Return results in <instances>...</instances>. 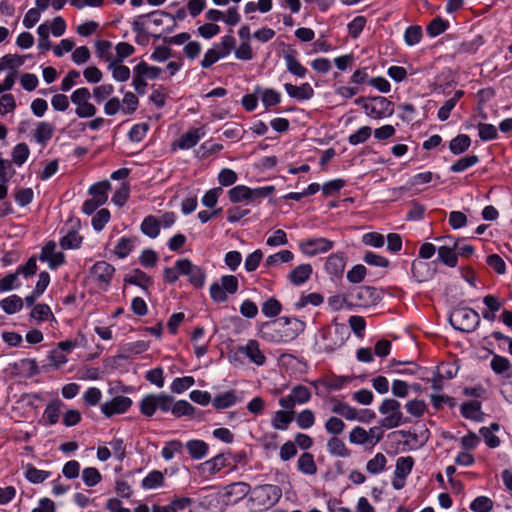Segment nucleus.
<instances>
[{"instance_id": "4468645a", "label": "nucleus", "mask_w": 512, "mask_h": 512, "mask_svg": "<svg viewBox=\"0 0 512 512\" xmlns=\"http://www.w3.org/2000/svg\"><path fill=\"white\" fill-rule=\"evenodd\" d=\"M10 366L13 375L19 379H29L40 372L36 360L31 358L20 359Z\"/></svg>"}, {"instance_id": "7c9ffc66", "label": "nucleus", "mask_w": 512, "mask_h": 512, "mask_svg": "<svg viewBox=\"0 0 512 512\" xmlns=\"http://www.w3.org/2000/svg\"><path fill=\"white\" fill-rule=\"evenodd\" d=\"M110 186L111 185H110L109 181H107V180L93 184L89 188V194L92 196L91 199L98 202V204H100V205L105 204L108 199L107 192H108Z\"/></svg>"}, {"instance_id": "69168bd1", "label": "nucleus", "mask_w": 512, "mask_h": 512, "mask_svg": "<svg viewBox=\"0 0 512 512\" xmlns=\"http://www.w3.org/2000/svg\"><path fill=\"white\" fill-rule=\"evenodd\" d=\"M248 190L246 185H237L228 191L229 200L232 203L248 202Z\"/></svg>"}, {"instance_id": "423d86ee", "label": "nucleus", "mask_w": 512, "mask_h": 512, "mask_svg": "<svg viewBox=\"0 0 512 512\" xmlns=\"http://www.w3.org/2000/svg\"><path fill=\"white\" fill-rule=\"evenodd\" d=\"M364 112L373 119L387 118L394 113V104L383 96L369 97L364 105Z\"/></svg>"}, {"instance_id": "b1692460", "label": "nucleus", "mask_w": 512, "mask_h": 512, "mask_svg": "<svg viewBox=\"0 0 512 512\" xmlns=\"http://www.w3.org/2000/svg\"><path fill=\"white\" fill-rule=\"evenodd\" d=\"M312 271L310 264H300L288 274V279L292 284L300 286L311 277Z\"/></svg>"}, {"instance_id": "0e129e2a", "label": "nucleus", "mask_w": 512, "mask_h": 512, "mask_svg": "<svg viewBox=\"0 0 512 512\" xmlns=\"http://www.w3.org/2000/svg\"><path fill=\"white\" fill-rule=\"evenodd\" d=\"M135 53V47L128 42H119L115 46V62H123L126 58Z\"/></svg>"}, {"instance_id": "cd10ccee", "label": "nucleus", "mask_w": 512, "mask_h": 512, "mask_svg": "<svg viewBox=\"0 0 512 512\" xmlns=\"http://www.w3.org/2000/svg\"><path fill=\"white\" fill-rule=\"evenodd\" d=\"M96 56L107 63V66L114 62L113 44L108 40H98L95 42Z\"/></svg>"}, {"instance_id": "c756f323", "label": "nucleus", "mask_w": 512, "mask_h": 512, "mask_svg": "<svg viewBox=\"0 0 512 512\" xmlns=\"http://www.w3.org/2000/svg\"><path fill=\"white\" fill-rule=\"evenodd\" d=\"M294 254L290 250H281L277 253L269 255L264 262V266L267 268L279 267L283 263L292 262Z\"/></svg>"}, {"instance_id": "2eb2a0df", "label": "nucleus", "mask_w": 512, "mask_h": 512, "mask_svg": "<svg viewBox=\"0 0 512 512\" xmlns=\"http://www.w3.org/2000/svg\"><path fill=\"white\" fill-rule=\"evenodd\" d=\"M238 352L257 366H263L266 363L267 358L264 352L260 349V344L257 340H248L245 345L238 347Z\"/></svg>"}, {"instance_id": "13d9d810", "label": "nucleus", "mask_w": 512, "mask_h": 512, "mask_svg": "<svg viewBox=\"0 0 512 512\" xmlns=\"http://www.w3.org/2000/svg\"><path fill=\"white\" fill-rule=\"evenodd\" d=\"M479 162V158L476 155H469L458 159L454 164L451 165L450 170L454 173H461L465 170L473 167Z\"/></svg>"}, {"instance_id": "3c124183", "label": "nucleus", "mask_w": 512, "mask_h": 512, "mask_svg": "<svg viewBox=\"0 0 512 512\" xmlns=\"http://www.w3.org/2000/svg\"><path fill=\"white\" fill-rule=\"evenodd\" d=\"M133 72L141 74L149 80H154L160 76L162 69L157 66L148 65L146 62H139L133 69Z\"/></svg>"}, {"instance_id": "f03ea898", "label": "nucleus", "mask_w": 512, "mask_h": 512, "mask_svg": "<svg viewBox=\"0 0 512 512\" xmlns=\"http://www.w3.org/2000/svg\"><path fill=\"white\" fill-rule=\"evenodd\" d=\"M91 91L87 87H79L70 95L75 106V115L80 119H90L97 114V107L91 101Z\"/></svg>"}, {"instance_id": "4d7b16f0", "label": "nucleus", "mask_w": 512, "mask_h": 512, "mask_svg": "<svg viewBox=\"0 0 512 512\" xmlns=\"http://www.w3.org/2000/svg\"><path fill=\"white\" fill-rule=\"evenodd\" d=\"M296 424L301 429H309L315 424V415L311 409H303L295 416Z\"/></svg>"}, {"instance_id": "9d476101", "label": "nucleus", "mask_w": 512, "mask_h": 512, "mask_svg": "<svg viewBox=\"0 0 512 512\" xmlns=\"http://www.w3.org/2000/svg\"><path fill=\"white\" fill-rule=\"evenodd\" d=\"M436 240L447 242L444 245L438 247V260L448 267H456L458 264V254L456 253L458 240H455L450 236L438 237Z\"/></svg>"}, {"instance_id": "8fccbe9b", "label": "nucleus", "mask_w": 512, "mask_h": 512, "mask_svg": "<svg viewBox=\"0 0 512 512\" xmlns=\"http://www.w3.org/2000/svg\"><path fill=\"white\" fill-rule=\"evenodd\" d=\"M30 317L38 322L48 321L50 319L55 320L49 305L43 303L33 306Z\"/></svg>"}, {"instance_id": "774afa93", "label": "nucleus", "mask_w": 512, "mask_h": 512, "mask_svg": "<svg viewBox=\"0 0 512 512\" xmlns=\"http://www.w3.org/2000/svg\"><path fill=\"white\" fill-rule=\"evenodd\" d=\"M469 508L473 512H490L493 509V501L489 497L478 496L471 502Z\"/></svg>"}, {"instance_id": "f3484780", "label": "nucleus", "mask_w": 512, "mask_h": 512, "mask_svg": "<svg viewBox=\"0 0 512 512\" xmlns=\"http://www.w3.org/2000/svg\"><path fill=\"white\" fill-rule=\"evenodd\" d=\"M205 135L206 131L204 126L191 128L182 134L174 145L181 150H187L196 146Z\"/></svg>"}, {"instance_id": "412c9836", "label": "nucleus", "mask_w": 512, "mask_h": 512, "mask_svg": "<svg viewBox=\"0 0 512 512\" xmlns=\"http://www.w3.org/2000/svg\"><path fill=\"white\" fill-rule=\"evenodd\" d=\"M255 93L258 94L263 106L266 109L278 105L282 99L281 93L273 88H261L256 86Z\"/></svg>"}, {"instance_id": "e2e57ef3", "label": "nucleus", "mask_w": 512, "mask_h": 512, "mask_svg": "<svg viewBox=\"0 0 512 512\" xmlns=\"http://www.w3.org/2000/svg\"><path fill=\"white\" fill-rule=\"evenodd\" d=\"M183 444L179 440H171L165 443L161 450V455L164 460L169 461L175 457L176 454L182 451Z\"/></svg>"}, {"instance_id": "7ed1b4c3", "label": "nucleus", "mask_w": 512, "mask_h": 512, "mask_svg": "<svg viewBox=\"0 0 512 512\" xmlns=\"http://www.w3.org/2000/svg\"><path fill=\"white\" fill-rule=\"evenodd\" d=\"M350 337V332L345 324L334 322L331 328L321 331V339L325 341L322 349L325 352H333L340 348Z\"/></svg>"}, {"instance_id": "aec40b11", "label": "nucleus", "mask_w": 512, "mask_h": 512, "mask_svg": "<svg viewBox=\"0 0 512 512\" xmlns=\"http://www.w3.org/2000/svg\"><path fill=\"white\" fill-rule=\"evenodd\" d=\"M346 266V260L342 253H333L329 255L325 262V271L335 278H339L343 275Z\"/></svg>"}, {"instance_id": "473e14b6", "label": "nucleus", "mask_w": 512, "mask_h": 512, "mask_svg": "<svg viewBox=\"0 0 512 512\" xmlns=\"http://www.w3.org/2000/svg\"><path fill=\"white\" fill-rule=\"evenodd\" d=\"M141 232L149 238H156L160 233V222L153 215L146 216L140 225Z\"/></svg>"}, {"instance_id": "5fc2aeb1", "label": "nucleus", "mask_w": 512, "mask_h": 512, "mask_svg": "<svg viewBox=\"0 0 512 512\" xmlns=\"http://www.w3.org/2000/svg\"><path fill=\"white\" fill-rule=\"evenodd\" d=\"M114 91L115 88L112 84H101L93 88L91 92V97L93 96L96 103H101L111 98Z\"/></svg>"}, {"instance_id": "9b49d317", "label": "nucleus", "mask_w": 512, "mask_h": 512, "mask_svg": "<svg viewBox=\"0 0 512 512\" xmlns=\"http://www.w3.org/2000/svg\"><path fill=\"white\" fill-rule=\"evenodd\" d=\"M300 251L309 257L326 253L333 247V242L326 238H309L298 243Z\"/></svg>"}, {"instance_id": "e433bc0d", "label": "nucleus", "mask_w": 512, "mask_h": 512, "mask_svg": "<svg viewBox=\"0 0 512 512\" xmlns=\"http://www.w3.org/2000/svg\"><path fill=\"white\" fill-rule=\"evenodd\" d=\"M1 309L9 315L15 314L23 308V300L20 296L13 294L0 301Z\"/></svg>"}, {"instance_id": "f704fd0d", "label": "nucleus", "mask_w": 512, "mask_h": 512, "mask_svg": "<svg viewBox=\"0 0 512 512\" xmlns=\"http://www.w3.org/2000/svg\"><path fill=\"white\" fill-rule=\"evenodd\" d=\"M228 458L219 454L201 464L204 472L213 475L221 471L227 465Z\"/></svg>"}, {"instance_id": "864d4df0", "label": "nucleus", "mask_w": 512, "mask_h": 512, "mask_svg": "<svg viewBox=\"0 0 512 512\" xmlns=\"http://www.w3.org/2000/svg\"><path fill=\"white\" fill-rule=\"evenodd\" d=\"M460 411L464 418L478 420L481 414V403L479 401L464 402Z\"/></svg>"}, {"instance_id": "79ce46f5", "label": "nucleus", "mask_w": 512, "mask_h": 512, "mask_svg": "<svg viewBox=\"0 0 512 512\" xmlns=\"http://www.w3.org/2000/svg\"><path fill=\"white\" fill-rule=\"evenodd\" d=\"M298 470L306 475H314L317 472V466L314 461V456L311 453L305 452L300 455L297 462Z\"/></svg>"}, {"instance_id": "f8f14e48", "label": "nucleus", "mask_w": 512, "mask_h": 512, "mask_svg": "<svg viewBox=\"0 0 512 512\" xmlns=\"http://www.w3.org/2000/svg\"><path fill=\"white\" fill-rule=\"evenodd\" d=\"M39 260L46 262L51 270H55L65 263V255L62 251L57 249L54 241H49L41 249Z\"/></svg>"}, {"instance_id": "6ab92c4d", "label": "nucleus", "mask_w": 512, "mask_h": 512, "mask_svg": "<svg viewBox=\"0 0 512 512\" xmlns=\"http://www.w3.org/2000/svg\"><path fill=\"white\" fill-rule=\"evenodd\" d=\"M284 89L289 97L297 101L310 100L314 96V89L308 82L302 83L299 86L285 83Z\"/></svg>"}, {"instance_id": "bb28decb", "label": "nucleus", "mask_w": 512, "mask_h": 512, "mask_svg": "<svg viewBox=\"0 0 512 512\" xmlns=\"http://www.w3.org/2000/svg\"><path fill=\"white\" fill-rule=\"evenodd\" d=\"M136 242V237L123 236L118 240L113 252L117 258L124 259L135 249Z\"/></svg>"}, {"instance_id": "1a4fd4ad", "label": "nucleus", "mask_w": 512, "mask_h": 512, "mask_svg": "<svg viewBox=\"0 0 512 512\" xmlns=\"http://www.w3.org/2000/svg\"><path fill=\"white\" fill-rule=\"evenodd\" d=\"M350 297L359 307H371L379 303L381 297L378 290L371 286H358L350 292Z\"/></svg>"}, {"instance_id": "de8ad7c7", "label": "nucleus", "mask_w": 512, "mask_h": 512, "mask_svg": "<svg viewBox=\"0 0 512 512\" xmlns=\"http://www.w3.org/2000/svg\"><path fill=\"white\" fill-rule=\"evenodd\" d=\"M164 475L161 471L153 470L142 479V487L146 490H153L162 487Z\"/></svg>"}, {"instance_id": "603ef678", "label": "nucleus", "mask_w": 512, "mask_h": 512, "mask_svg": "<svg viewBox=\"0 0 512 512\" xmlns=\"http://www.w3.org/2000/svg\"><path fill=\"white\" fill-rule=\"evenodd\" d=\"M422 37L423 32L421 26L419 25L408 26L404 31V42L409 47L420 43Z\"/></svg>"}, {"instance_id": "0eeeda50", "label": "nucleus", "mask_w": 512, "mask_h": 512, "mask_svg": "<svg viewBox=\"0 0 512 512\" xmlns=\"http://www.w3.org/2000/svg\"><path fill=\"white\" fill-rule=\"evenodd\" d=\"M177 268L182 276H186L188 282L195 288H202L205 285L206 273L204 269L192 263L187 258L177 260Z\"/></svg>"}, {"instance_id": "a878e982", "label": "nucleus", "mask_w": 512, "mask_h": 512, "mask_svg": "<svg viewBox=\"0 0 512 512\" xmlns=\"http://www.w3.org/2000/svg\"><path fill=\"white\" fill-rule=\"evenodd\" d=\"M186 448L189 456L194 460H201L208 454V444L199 439L189 440L186 443Z\"/></svg>"}, {"instance_id": "dca6fc26", "label": "nucleus", "mask_w": 512, "mask_h": 512, "mask_svg": "<svg viewBox=\"0 0 512 512\" xmlns=\"http://www.w3.org/2000/svg\"><path fill=\"white\" fill-rule=\"evenodd\" d=\"M281 323H285V321L275 320L270 323H266L262 330V338L275 343L288 342L289 338L294 334H282L283 331H281Z\"/></svg>"}, {"instance_id": "c85d7f7f", "label": "nucleus", "mask_w": 512, "mask_h": 512, "mask_svg": "<svg viewBox=\"0 0 512 512\" xmlns=\"http://www.w3.org/2000/svg\"><path fill=\"white\" fill-rule=\"evenodd\" d=\"M51 475H52V473L50 471L37 469L32 464H27L25 466V471H24L25 479L32 484L43 483L45 480L50 478Z\"/></svg>"}, {"instance_id": "f257e3e1", "label": "nucleus", "mask_w": 512, "mask_h": 512, "mask_svg": "<svg viewBox=\"0 0 512 512\" xmlns=\"http://www.w3.org/2000/svg\"><path fill=\"white\" fill-rule=\"evenodd\" d=\"M449 321L454 329L469 333L480 324V316L471 308L459 307L451 312Z\"/></svg>"}, {"instance_id": "052dcab7", "label": "nucleus", "mask_w": 512, "mask_h": 512, "mask_svg": "<svg viewBox=\"0 0 512 512\" xmlns=\"http://www.w3.org/2000/svg\"><path fill=\"white\" fill-rule=\"evenodd\" d=\"M194 383L195 380L192 376L177 377L172 381L170 390L173 393L181 394L192 387Z\"/></svg>"}, {"instance_id": "49530a36", "label": "nucleus", "mask_w": 512, "mask_h": 512, "mask_svg": "<svg viewBox=\"0 0 512 512\" xmlns=\"http://www.w3.org/2000/svg\"><path fill=\"white\" fill-rule=\"evenodd\" d=\"M356 410V408L340 400L335 401L331 407L333 413L344 417L348 421H355V418H357Z\"/></svg>"}, {"instance_id": "c03bdc74", "label": "nucleus", "mask_w": 512, "mask_h": 512, "mask_svg": "<svg viewBox=\"0 0 512 512\" xmlns=\"http://www.w3.org/2000/svg\"><path fill=\"white\" fill-rule=\"evenodd\" d=\"M107 69L111 71L112 78L116 82H126L131 76L129 67L123 65L121 62H111V64L107 66Z\"/></svg>"}, {"instance_id": "680f3d73", "label": "nucleus", "mask_w": 512, "mask_h": 512, "mask_svg": "<svg viewBox=\"0 0 512 512\" xmlns=\"http://www.w3.org/2000/svg\"><path fill=\"white\" fill-rule=\"evenodd\" d=\"M82 243V237L74 230L69 231L60 239V246L63 249H77Z\"/></svg>"}, {"instance_id": "c9c22d12", "label": "nucleus", "mask_w": 512, "mask_h": 512, "mask_svg": "<svg viewBox=\"0 0 512 512\" xmlns=\"http://www.w3.org/2000/svg\"><path fill=\"white\" fill-rule=\"evenodd\" d=\"M275 191L273 185L251 188L248 190V202L247 204H259L262 199L270 196Z\"/></svg>"}, {"instance_id": "ddd939ff", "label": "nucleus", "mask_w": 512, "mask_h": 512, "mask_svg": "<svg viewBox=\"0 0 512 512\" xmlns=\"http://www.w3.org/2000/svg\"><path fill=\"white\" fill-rule=\"evenodd\" d=\"M131 405V398L124 395H117L101 405V412L106 417H111L115 414L125 413L131 407Z\"/></svg>"}, {"instance_id": "58836bf2", "label": "nucleus", "mask_w": 512, "mask_h": 512, "mask_svg": "<svg viewBox=\"0 0 512 512\" xmlns=\"http://www.w3.org/2000/svg\"><path fill=\"white\" fill-rule=\"evenodd\" d=\"M327 451L331 456L346 458L350 455V451L345 443L337 437H332L327 442Z\"/></svg>"}, {"instance_id": "4be33fe9", "label": "nucleus", "mask_w": 512, "mask_h": 512, "mask_svg": "<svg viewBox=\"0 0 512 512\" xmlns=\"http://www.w3.org/2000/svg\"><path fill=\"white\" fill-rule=\"evenodd\" d=\"M240 399L234 390H228L216 395L212 399V405L217 410H223L236 405Z\"/></svg>"}, {"instance_id": "a18cd8bd", "label": "nucleus", "mask_w": 512, "mask_h": 512, "mask_svg": "<svg viewBox=\"0 0 512 512\" xmlns=\"http://www.w3.org/2000/svg\"><path fill=\"white\" fill-rule=\"evenodd\" d=\"M414 459L411 456H402L396 460L394 476L405 478L411 473Z\"/></svg>"}, {"instance_id": "09e8293b", "label": "nucleus", "mask_w": 512, "mask_h": 512, "mask_svg": "<svg viewBox=\"0 0 512 512\" xmlns=\"http://www.w3.org/2000/svg\"><path fill=\"white\" fill-rule=\"evenodd\" d=\"M30 155V149L26 143H18L14 146L11 157L12 162L18 166L21 167L29 158Z\"/></svg>"}, {"instance_id": "a19ab883", "label": "nucleus", "mask_w": 512, "mask_h": 512, "mask_svg": "<svg viewBox=\"0 0 512 512\" xmlns=\"http://www.w3.org/2000/svg\"><path fill=\"white\" fill-rule=\"evenodd\" d=\"M386 465V456L383 453L378 452L366 463V471L372 475H377L386 470Z\"/></svg>"}, {"instance_id": "ea45409f", "label": "nucleus", "mask_w": 512, "mask_h": 512, "mask_svg": "<svg viewBox=\"0 0 512 512\" xmlns=\"http://www.w3.org/2000/svg\"><path fill=\"white\" fill-rule=\"evenodd\" d=\"M62 406L63 403L59 399L50 402L43 412V419L50 425L56 424L59 420Z\"/></svg>"}, {"instance_id": "393cba45", "label": "nucleus", "mask_w": 512, "mask_h": 512, "mask_svg": "<svg viewBox=\"0 0 512 512\" xmlns=\"http://www.w3.org/2000/svg\"><path fill=\"white\" fill-rule=\"evenodd\" d=\"M278 320L285 321V323H281V331H285L282 334H294L289 341L295 339L305 329V323L297 318L280 317Z\"/></svg>"}, {"instance_id": "37998d69", "label": "nucleus", "mask_w": 512, "mask_h": 512, "mask_svg": "<svg viewBox=\"0 0 512 512\" xmlns=\"http://www.w3.org/2000/svg\"><path fill=\"white\" fill-rule=\"evenodd\" d=\"M284 61L286 64L287 70L299 77V78H305L308 70L300 63V61L293 55V54H285L284 55Z\"/></svg>"}, {"instance_id": "4c0bfd02", "label": "nucleus", "mask_w": 512, "mask_h": 512, "mask_svg": "<svg viewBox=\"0 0 512 512\" xmlns=\"http://www.w3.org/2000/svg\"><path fill=\"white\" fill-rule=\"evenodd\" d=\"M471 146V139L467 134H459L449 143V149L452 154L460 155L466 152Z\"/></svg>"}, {"instance_id": "6e6552de", "label": "nucleus", "mask_w": 512, "mask_h": 512, "mask_svg": "<svg viewBox=\"0 0 512 512\" xmlns=\"http://www.w3.org/2000/svg\"><path fill=\"white\" fill-rule=\"evenodd\" d=\"M312 394L309 388L304 385H296L292 387L290 393L279 398V405L287 410L295 408L296 405L307 404L311 400Z\"/></svg>"}, {"instance_id": "39448f33", "label": "nucleus", "mask_w": 512, "mask_h": 512, "mask_svg": "<svg viewBox=\"0 0 512 512\" xmlns=\"http://www.w3.org/2000/svg\"><path fill=\"white\" fill-rule=\"evenodd\" d=\"M114 274V266L104 260L97 261L89 270L91 280L103 291H107L110 287Z\"/></svg>"}, {"instance_id": "6e6d98bb", "label": "nucleus", "mask_w": 512, "mask_h": 512, "mask_svg": "<svg viewBox=\"0 0 512 512\" xmlns=\"http://www.w3.org/2000/svg\"><path fill=\"white\" fill-rule=\"evenodd\" d=\"M82 480L87 487H94L102 480V475L95 467H86L81 473Z\"/></svg>"}, {"instance_id": "bf43d9fd", "label": "nucleus", "mask_w": 512, "mask_h": 512, "mask_svg": "<svg viewBox=\"0 0 512 512\" xmlns=\"http://www.w3.org/2000/svg\"><path fill=\"white\" fill-rule=\"evenodd\" d=\"M449 27V22L441 17L434 18L426 28L427 34L430 37H436L444 33Z\"/></svg>"}, {"instance_id": "2f4dec72", "label": "nucleus", "mask_w": 512, "mask_h": 512, "mask_svg": "<svg viewBox=\"0 0 512 512\" xmlns=\"http://www.w3.org/2000/svg\"><path fill=\"white\" fill-rule=\"evenodd\" d=\"M54 130L53 124L46 121L39 122L34 131V139L37 143L45 145L52 138Z\"/></svg>"}, {"instance_id": "5701e85b", "label": "nucleus", "mask_w": 512, "mask_h": 512, "mask_svg": "<svg viewBox=\"0 0 512 512\" xmlns=\"http://www.w3.org/2000/svg\"><path fill=\"white\" fill-rule=\"evenodd\" d=\"M294 410L281 409L277 410L272 419L271 426L275 430L285 431L288 429L290 423L293 421Z\"/></svg>"}, {"instance_id": "72a5a7b5", "label": "nucleus", "mask_w": 512, "mask_h": 512, "mask_svg": "<svg viewBox=\"0 0 512 512\" xmlns=\"http://www.w3.org/2000/svg\"><path fill=\"white\" fill-rule=\"evenodd\" d=\"M255 493L260 496L267 497L266 504L272 505L276 503L281 497V490L276 485L266 484L258 486L255 489Z\"/></svg>"}, {"instance_id": "20e7f679", "label": "nucleus", "mask_w": 512, "mask_h": 512, "mask_svg": "<svg viewBox=\"0 0 512 512\" xmlns=\"http://www.w3.org/2000/svg\"><path fill=\"white\" fill-rule=\"evenodd\" d=\"M401 403L393 398H386L382 401L379 406V413L386 415L381 420V426L386 429L396 428L408 420L404 418L403 413L400 410Z\"/></svg>"}, {"instance_id": "a211bd4d", "label": "nucleus", "mask_w": 512, "mask_h": 512, "mask_svg": "<svg viewBox=\"0 0 512 512\" xmlns=\"http://www.w3.org/2000/svg\"><path fill=\"white\" fill-rule=\"evenodd\" d=\"M124 283L138 286L143 291L147 292V290L153 286L154 281L153 278L144 271L134 269L124 276Z\"/></svg>"}, {"instance_id": "338daca9", "label": "nucleus", "mask_w": 512, "mask_h": 512, "mask_svg": "<svg viewBox=\"0 0 512 512\" xmlns=\"http://www.w3.org/2000/svg\"><path fill=\"white\" fill-rule=\"evenodd\" d=\"M121 103H122V112L125 115H131L137 110L139 100L134 93L128 91V92L124 93Z\"/></svg>"}]
</instances>
